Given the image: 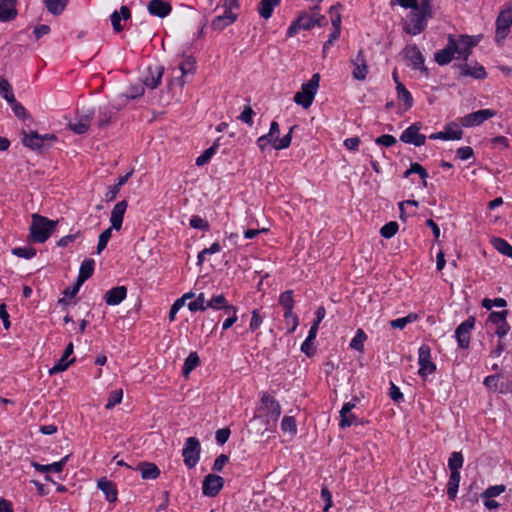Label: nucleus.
<instances>
[{"label":"nucleus","mask_w":512,"mask_h":512,"mask_svg":"<svg viewBox=\"0 0 512 512\" xmlns=\"http://www.w3.org/2000/svg\"><path fill=\"white\" fill-rule=\"evenodd\" d=\"M367 340V335L363 329H357L354 337L351 339L349 347L355 351L363 352L364 342Z\"/></svg>","instance_id":"obj_45"},{"label":"nucleus","mask_w":512,"mask_h":512,"mask_svg":"<svg viewBox=\"0 0 512 512\" xmlns=\"http://www.w3.org/2000/svg\"><path fill=\"white\" fill-rule=\"evenodd\" d=\"M72 354H62V357L56 362V364L48 370L50 376L64 372L69 368L71 364L75 362V358H70Z\"/></svg>","instance_id":"obj_34"},{"label":"nucleus","mask_w":512,"mask_h":512,"mask_svg":"<svg viewBox=\"0 0 512 512\" xmlns=\"http://www.w3.org/2000/svg\"><path fill=\"white\" fill-rule=\"evenodd\" d=\"M179 69L181 70L182 77L188 75V74H194L196 70V60L192 56L186 57L181 63L179 64Z\"/></svg>","instance_id":"obj_53"},{"label":"nucleus","mask_w":512,"mask_h":512,"mask_svg":"<svg viewBox=\"0 0 512 512\" xmlns=\"http://www.w3.org/2000/svg\"><path fill=\"white\" fill-rule=\"evenodd\" d=\"M58 221L39 214L32 215L29 238L35 243H44L49 239Z\"/></svg>","instance_id":"obj_1"},{"label":"nucleus","mask_w":512,"mask_h":512,"mask_svg":"<svg viewBox=\"0 0 512 512\" xmlns=\"http://www.w3.org/2000/svg\"><path fill=\"white\" fill-rule=\"evenodd\" d=\"M421 124L413 123L400 135V141L406 144H413L417 147L425 144L426 136L420 133Z\"/></svg>","instance_id":"obj_11"},{"label":"nucleus","mask_w":512,"mask_h":512,"mask_svg":"<svg viewBox=\"0 0 512 512\" xmlns=\"http://www.w3.org/2000/svg\"><path fill=\"white\" fill-rule=\"evenodd\" d=\"M93 117V109H82L81 112L77 113L75 121H70L68 123V128L76 134H85L91 125Z\"/></svg>","instance_id":"obj_9"},{"label":"nucleus","mask_w":512,"mask_h":512,"mask_svg":"<svg viewBox=\"0 0 512 512\" xmlns=\"http://www.w3.org/2000/svg\"><path fill=\"white\" fill-rule=\"evenodd\" d=\"M81 285H82V283L78 282V280H77L73 286L67 287L63 291L64 297L59 299V301H58L59 304L68 305L69 300L74 298L77 295V293L79 292Z\"/></svg>","instance_id":"obj_55"},{"label":"nucleus","mask_w":512,"mask_h":512,"mask_svg":"<svg viewBox=\"0 0 512 512\" xmlns=\"http://www.w3.org/2000/svg\"><path fill=\"white\" fill-rule=\"evenodd\" d=\"M413 173L419 175V177L423 181V186L426 187L427 186V178L429 177V174L426 171V169L421 164H419L418 162H413V163L410 164L409 169H407L404 172V177L408 178Z\"/></svg>","instance_id":"obj_39"},{"label":"nucleus","mask_w":512,"mask_h":512,"mask_svg":"<svg viewBox=\"0 0 512 512\" xmlns=\"http://www.w3.org/2000/svg\"><path fill=\"white\" fill-rule=\"evenodd\" d=\"M16 15V0H0V21H11Z\"/></svg>","instance_id":"obj_27"},{"label":"nucleus","mask_w":512,"mask_h":512,"mask_svg":"<svg viewBox=\"0 0 512 512\" xmlns=\"http://www.w3.org/2000/svg\"><path fill=\"white\" fill-rule=\"evenodd\" d=\"M410 9L411 12L407 16V21L403 24V30L409 35L416 36L426 29L428 20L432 16L417 10V8Z\"/></svg>","instance_id":"obj_4"},{"label":"nucleus","mask_w":512,"mask_h":512,"mask_svg":"<svg viewBox=\"0 0 512 512\" xmlns=\"http://www.w3.org/2000/svg\"><path fill=\"white\" fill-rule=\"evenodd\" d=\"M319 81V74H314L309 81L303 83L301 90L294 95L295 103L302 106L304 109H308L312 105L317 93Z\"/></svg>","instance_id":"obj_3"},{"label":"nucleus","mask_w":512,"mask_h":512,"mask_svg":"<svg viewBox=\"0 0 512 512\" xmlns=\"http://www.w3.org/2000/svg\"><path fill=\"white\" fill-rule=\"evenodd\" d=\"M296 126H292L288 133L286 135H284L281 139H279L278 137H276L273 141V148L275 150H283V149H286L290 146L291 144V141H292V133H293V130Z\"/></svg>","instance_id":"obj_50"},{"label":"nucleus","mask_w":512,"mask_h":512,"mask_svg":"<svg viewBox=\"0 0 512 512\" xmlns=\"http://www.w3.org/2000/svg\"><path fill=\"white\" fill-rule=\"evenodd\" d=\"M418 363H419V370L418 374L426 378L428 375L432 374L436 370V365L431 361V354H418Z\"/></svg>","instance_id":"obj_31"},{"label":"nucleus","mask_w":512,"mask_h":512,"mask_svg":"<svg viewBox=\"0 0 512 512\" xmlns=\"http://www.w3.org/2000/svg\"><path fill=\"white\" fill-rule=\"evenodd\" d=\"M297 24H299L302 30H310L315 27V15L308 12H301L296 18Z\"/></svg>","instance_id":"obj_44"},{"label":"nucleus","mask_w":512,"mask_h":512,"mask_svg":"<svg viewBox=\"0 0 512 512\" xmlns=\"http://www.w3.org/2000/svg\"><path fill=\"white\" fill-rule=\"evenodd\" d=\"M491 243L499 253L512 259V245L507 240L501 237H494Z\"/></svg>","instance_id":"obj_38"},{"label":"nucleus","mask_w":512,"mask_h":512,"mask_svg":"<svg viewBox=\"0 0 512 512\" xmlns=\"http://www.w3.org/2000/svg\"><path fill=\"white\" fill-rule=\"evenodd\" d=\"M460 479V472H450V477L447 483V495L450 500H454L457 496Z\"/></svg>","instance_id":"obj_36"},{"label":"nucleus","mask_w":512,"mask_h":512,"mask_svg":"<svg viewBox=\"0 0 512 512\" xmlns=\"http://www.w3.org/2000/svg\"><path fill=\"white\" fill-rule=\"evenodd\" d=\"M236 21V17L229 16H216L211 23V26L214 30L222 31L229 25L233 24Z\"/></svg>","instance_id":"obj_47"},{"label":"nucleus","mask_w":512,"mask_h":512,"mask_svg":"<svg viewBox=\"0 0 512 512\" xmlns=\"http://www.w3.org/2000/svg\"><path fill=\"white\" fill-rule=\"evenodd\" d=\"M95 261L92 258H85L80 266L77 280L80 283L87 281L94 273Z\"/></svg>","instance_id":"obj_33"},{"label":"nucleus","mask_w":512,"mask_h":512,"mask_svg":"<svg viewBox=\"0 0 512 512\" xmlns=\"http://www.w3.org/2000/svg\"><path fill=\"white\" fill-rule=\"evenodd\" d=\"M221 251V246L218 242H214L210 245V247L208 248H204L202 251H200L198 253V256H197V264L198 265H202L204 260H205V255H211V254H215V253H218Z\"/></svg>","instance_id":"obj_59"},{"label":"nucleus","mask_w":512,"mask_h":512,"mask_svg":"<svg viewBox=\"0 0 512 512\" xmlns=\"http://www.w3.org/2000/svg\"><path fill=\"white\" fill-rule=\"evenodd\" d=\"M318 329L319 328H317V324H312V326L309 329L308 336L301 345V352H309V350L311 349V344L313 343L317 336Z\"/></svg>","instance_id":"obj_57"},{"label":"nucleus","mask_w":512,"mask_h":512,"mask_svg":"<svg viewBox=\"0 0 512 512\" xmlns=\"http://www.w3.org/2000/svg\"><path fill=\"white\" fill-rule=\"evenodd\" d=\"M224 483V478L215 473L206 475L202 483L203 495L208 497L217 496L224 487Z\"/></svg>","instance_id":"obj_10"},{"label":"nucleus","mask_w":512,"mask_h":512,"mask_svg":"<svg viewBox=\"0 0 512 512\" xmlns=\"http://www.w3.org/2000/svg\"><path fill=\"white\" fill-rule=\"evenodd\" d=\"M404 57L411 63L414 70H420L426 75L428 74V69L424 64L425 58L416 44L406 46Z\"/></svg>","instance_id":"obj_13"},{"label":"nucleus","mask_w":512,"mask_h":512,"mask_svg":"<svg viewBox=\"0 0 512 512\" xmlns=\"http://www.w3.org/2000/svg\"><path fill=\"white\" fill-rule=\"evenodd\" d=\"M453 45H454V36L450 34L448 36V38H447L446 46L443 49L438 50L435 53V61L440 66H444V65L449 64L453 60V58L455 57V55H456V53H455L456 47H454Z\"/></svg>","instance_id":"obj_16"},{"label":"nucleus","mask_w":512,"mask_h":512,"mask_svg":"<svg viewBox=\"0 0 512 512\" xmlns=\"http://www.w3.org/2000/svg\"><path fill=\"white\" fill-rule=\"evenodd\" d=\"M224 313L228 316L223 324H222V330L225 331L233 326V324L237 321V309L235 306L228 307Z\"/></svg>","instance_id":"obj_62"},{"label":"nucleus","mask_w":512,"mask_h":512,"mask_svg":"<svg viewBox=\"0 0 512 512\" xmlns=\"http://www.w3.org/2000/svg\"><path fill=\"white\" fill-rule=\"evenodd\" d=\"M463 137V131L457 127L456 124L451 123L445 126L443 131L433 133L429 136L430 139L436 140H460Z\"/></svg>","instance_id":"obj_17"},{"label":"nucleus","mask_w":512,"mask_h":512,"mask_svg":"<svg viewBox=\"0 0 512 512\" xmlns=\"http://www.w3.org/2000/svg\"><path fill=\"white\" fill-rule=\"evenodd\" d=\"M69 457H70V455H66L60 461L54 462V463H51V464H47V465H43V464H40V463H38L36 461H32L31 462V466L36 471H38L40 473H48V474L50 472L61 473L63 471L66 463L68 462Z\"/></svg>","instance_id":"obj_22"},{"label":"nucleus","mask_w":512,"mask_h":512,"mask_svg":"<svg viewBox=\"0 0 512 512\" xmlns=\"http://www.w3.org/2000/svg\"><path fill=\"white\" fill-rule=\"evenodd\" d=\"M349 62L352 66V77L357 81H364L369 72L364 50L360 49L354 57H351Z\"/></svg>","instance_id":"obj_8"},{"label":"nucleus","mask_w":512,"mask_h":512,"mask_svg":"<svg viewBox=\"0 0 512 512\" xmlns=\"http://www.w3.org/2000/svg\"><path fill=\"white\" fill-rule=\"evenodd\" d=\"M340 7H341L340 3H337L336 5H332L329 9V14L331 17L332 27L334 29L341 30V14L339 12Z\"/></svg>","instance_id":"obj_63"},{"label":"nucleus","mask_w":512,"mask_h":512,"mask_svg":"<svg viewBox=\"0 0 512 512\" xmlns=\"http://www.w3.org/2000/svg\"><path fill=\"white\" fill-rule=\"evenodd\" d=\"M257 411L260 413V416H265L268 421L276 422L281 415V406L268 392H262L260 395V406Z\"/></svg>","instance_id":"obj_5"},{"label":"nucleus","mask_w":512,"mask_h":512,"mask_svg":"<svg viewBox=\"0 0 512 512\" xmlns=\"http://www.w3.org/2000/svg\"><path fill=\"white\" fill-rule=\"evenodd\" d=\"M164 74V67L159 64L149 65L143 75V85L150 89L157 88Z\"/></svg>","instance_id":"obj_15"},{"label":"nucleus","mask_w":512,"mask_h":512,"mask_svg":"<svg viewBox=\"0 0 512 512\" xmlns=\"http://www.w3.org/2000/svg\"><path fill=\"white\" fill-rule=\"evenodd\" d=\"M280 2L281 0H261L258 8L259 15L264 19H269Z\"/></svg>","instance_id":"obj_35"},{"label":"nucleus","mask_w":512,"mask_h":512,"mask_svg":"<svg viewBox=\"0 0 512 512\" xmlns=\"http://www.w3.org/2000/svg\"><path fill=\"white\" fill-rule=\"evenodd\" d=\"M132 174H133V170L126 173L125 175L120 176L117 179L116 184L108 187V191L105 194V200L107 202L114 201L117 198V195L119 194L121 187L127 183V181L132 176Z\"/></svg>","instance_id":"obj_30"},{"label":"nucleus","mask_w":512,"mask_h":512,"mask_svg":"<svg viewBox=\"0 0 512 512\" xmlns=\"http://www.w3.org/2000/svg\"><path fill=\"white\" fill-rule=\"evenodd\" d=\"M21 135L22 144L32 151H40L45 146L42 142L41 134L37 131H23Z\"/></svg>","instance_id":"obj_21"},{"label":"nucleus","mask_w":512,"mask_h":512,"mask_svg":"<svg viewBox=\"0 0 512 512\" xmlns=\"http://www.w3.org/2000/svg\"><path fill=\"white\" fill-rule=\"evenodd\" d=\"M130 18V8L126 5H122L119 11H114L110 16L113 30L117 33L122 32L124 30V26L121 24V20H128Z\"/></svg>","instance_id":"obj_24"},{"label":"nucleus","mask_w":512,"mask_h":512,"mask_svg":"<svg viewBox=\"0 0 512 512\" xmlns=\"http://www.w3.org/2000/svg\"><path fill=\"white\" fill-rule=\"evenodd\" d=\"M459 68L462 76H469L477 80L485 79L487 76L485 68L478 63L473 65L464 63L459 65Z\"/></svg>","instance_id":"obj_23"},{"label":"nucleus","mask_w":512,"mask_h":512,"mask_svg":"<svg viewBox=\"0 0 512 512\" xmlns=\"http://www.w3.org/2000/svg\"><path fill=\"white\" fill-rule=\"evenodd\" d=\"M507 315V310H502L498 312L493 311L488 316V322H490L496 328L499 325H503V323L507 320Z\"/></svg>","instance_id":"obj_58"},{"label":"nucleus","mask_w":512,"mask_h":512,"mask_svg":"<svg viewBox=\"0 0 512 512\" xmlns=\"http://www.w3.org/2000/svg\"><path fill=\"white\" fill-rule=\"evenodd\" d=\"M136 470L141 472V477L144 480H154L160 476V469L158 466L151 462L142 461L137 465Z\"/></svg>","instance_id":"obj_26"},{"label":"nucleus","mask_w":512,"mask_h":512,"mask_svg":"<svg viewBox=\"0 0 512 512\" xmlns=\"http://www.w3.org/2000/svg\"><path fill=\"white\" fill-rule=\"evenodd\" d=\"M11 252L13 255L23 259H31L37 253L36 249L32 246L15 247Z\"/></svg>","instance_id":"obj_54"},{"label":"nucleus","mask_w":512,"mask_h":512,"mask_svg":"<svg viewBox=\"0 0 512 512\" xmlns=\"http://www.w3.org/2000/svg\"><path fill=\"white\" fill-rule=\"evenodd\" d=\"M0 96L4 98L8 103L13 102L15 99L12 86L3 77H0Z\"/></svg>","instance_id":"obj_52"},{"label":"nucleus","mask_w":512,"mask_h":512,"mask_svg":"<svg viewBox=\"0 0 512 512\" xmlns=\"http://www.w3.org/2000/svg\"><path fill=\"white\" fill-rule=\"evenodd\" d=\"M200 453V441L196 437L187 438L182 450V456L183 462L188 469H192L198 464Z\"/></svg>","instance_id":"obj_6"},{"label":"nucleus","mask_w":512,"mask_h":512,"mask_svg":"<svg viewBox=\"0 0 512 512\" xmlns=\"http://www.w3.org/2000/svg\"><path fill=\"white\" fill-rule=\"evenodd\" d=\"M397 96L399 101L404 103L405 111L409 110L413 106V97L410 91L404 86L403 83H398L396 86Z\"/></svg>","instance_id":"obj_37"},{"label":"nucleus","mask_w":512,"mask_h":512,"mask_svg":"<svg viewBox=\"0 0 512 512\" xmlns=\"http://www.w3.org/2000/svg\"><path fill=\"white\" fill-rule=\"evenodd\" d=\"M127 296V288L125 286H116L108 290L104 299L106 304L110 306L119 305Z\"/></svg>","instance_id":"obj_25"},{"label":"nucleus","mask_w":512,"mask_h":512,"mask_svg":"<svg viewBox=\"0 0 512 512\" xmlns=\"http://www.w3.org/2000/svg\"><path fill=\"white\" fill-rule=\"evenodd\" d=\"M475 326V318L470 316L464 320L455 330V336L458 345L462 349H466L470 343V334Z\"/></svg>","instance_id":"obj_12"},{"label":"nucleus","mask_w":512,"mask_h":512,"mask_svg":"<svg viewBox=\"0 0 512 512\" xmlns=\"http://www.w3.org/2000/svg\"><path fill=\"white\" fill-rule=\"evenodd\" d=\"M419 319V315L417 313L411 312L407 316L402 318H397L391 320L389 322L390 326L394 329H404L408 324L416 322Z\"/></svg>","instance_id":"obj_40"},{"label":"nucleus","mask_w":512,"mask_h":512,"mask_svg":"<svg viewBox=\"0 0 512 512\" xmlns=\"http://www.w3.org/2000/svg\"><path fill=\"white\" fill-rule=\"evenodd\" d=\"M97 487L105 494V498L108 502L112 503L117 500V489L116 485L104 478L98 480Z\"/></svg>","instance_id":"obj_28"},{"label":"nucleus","mask_w":512,"mask_h":512,"mask_svg":"<svg viewBox=\"0 0 512 512\" xmlns=\"http://www.w3.org/2000/svg\"><path fill=\"white\" fill-rule=\"evenodd\" d=\"M278 304L283 308V310H293L295 306L294 291L285 290L282 292L278 297Z\"/></svg>","instance_id":"obj_42"},{"label":"nucleus","mask_w":512,"mask_h":512,"mask_svg":"<svg viewBox=\"0 0 512 512\" xmlns=\"http://www.w3.org/2000/svg\"><path fill=\"white\" fill-rule=\"evenodd\" d=\"M200 364V359L198 357V354H189V356L186 358L182 374L185 378H188L189 374Z\"/></svg>","instance_id":"obj_48"},{"label":"nucleus","mask_w":512,"mask_h":512,"mask_svg":"<svg viewBox=\"0 0 512 512\" xmlns=\"http://www.w3.org/2000/svg\"><path fill=\"white\" fill-rule=\"evenodd\" d=\"M497 112L492 109H480L459 118L461 126L469 128L483 124L488 119L496 116Z\"/></svg>","instance_id":"obj_7"},{"label":"nucleus","mask_w":512,"mask_h":512,"mask_svg":"<svg viewBox=\"0 0 512 512\" xmlns=\"http://www.w3.org/2000/svg\"><path fill=\"white\" fill-rule=\"evenodd\" d=\"M283 318L288 326V332L293 333L299 325V318L293 310H284Z\"/></svg>","instance_id":"obj_51"},{"label":"nucleus","mask_w":512,"mask_h":512,"mask_svg":"<svg viewBox=\"0 0 512 512\" xmlns=\"http://www.w3.org/2000/svg\"><path fill=\"white\" fill-rule=\"evenodd\" d=\"M116 114V109L110 105H104L99 107L97 114V125L99 128H104L109 125L112 118Z\"/></svg>","instance_id":"obj_29"},{"label":"nucleus","mask_w":512,"mask_h":512,"mask_svg":"<svg viewBox=\"0 0 512 512\" xmlns=\"http://www.w3.org/2000/svg\"><path fill=\"white\" fill-rule=\"evenodd\" d=\"M357 398L355 397L353 401H349L344 403L342 409L340 410V428L344 429L350 427L353 424H357V417L355 414L351 413V410L356 406Z\"/></svg>","instance_id":"obj_18"},{"label":"nucleus","mask_w":512,"mask_h":512,"mask_svg":"<svg viewBox=\"0 0 512 512\" xmlns=\"http://www.w3.org/2000/svg\"><path fill=\"white\" fill-rule=\"evenodd\" d=\"M512 26V3L502 9L495 21V37L494 41L501 46L510 32Z\"/></svg>","instance_id":"obj_2"},{"label":"nucleus","mask_w":512,"mask_h":512,"mask_svg":"<svg viewBox=\"0 0 512 512\" xmlns=\"http://www.w3.org/2000/svg\"><path fill=\"white\" fill-rule=\"evenodd\" d=\"M233 305L228 303V300L226 299L225 295L223 293L213 295L211 298L206 299V307L207 309H213V310H223L226 311L228 307H232Z\"/></svg>","instance_id":"obj_32"},{"label":"nucleus","mask_w":512,"mask_h":512,"mask_svg":"<svg viewBox=\"0 0 512 512\" xmlns=\"http://www.w3.org/2000/svg\"><path fill=\"white\" fill-rule=\"evenodd\" d=\"M477 41L468 35H460L458 39L454 38L455 53L458 59L467 61L472 52V48L477 45Z\"/></svg>","instance_id":"obj_14"},{"label":"nucleus","mask_w":512,"mask_h":512,"mask_svg":"<svg viewBox=\"0 0 512 512\" xmlns=\"http://www.w3.org/2000/svg\"><path fill=\"white\" fill-rule=\"evenodd\" d=\"M189 225L193 229H199L203 231H208L210 228L209 222L199 215H193L190 218Z\"/></svg>","instance_id":"obj_64"},{"label":"nucleus","mask_w":512,"mask_h":512,"mask_svg":"<svg viewBox=\"0 0 512 512\" xmlns=\"http://www.w3.org/2000/svg\"><path fill=\"white\" fill-rule=\"evenodd\" d=\"M464 458L461 452H452L448 459L450 472H460L463 466Z\"/></svg>","instance_id":"obj_49"},{"label":"nucleus","mask_w":512,"mask_h":512,"mask_svg":"<svg viewBox=\"0 0 512 512\" xmlns=\"http://www.w3.org/2000/svg\"><path fill=\"white\" fill-rule=\"evenodd\" d=\"M187 307L188 309L195 313V312H204L207 310V307H206V297H205V293L204 292H201L199 293L194 300L190 301L188 304H187Z\"/></svg>","instance_id":"obj_46"},{"label":"nucleus","mask_w":512,"mask_h":512,"mask_svg":"<svg viewBox=\"0 0 512 512\" xmlns=\"http://www.w3.org/2000/svg\"><path fill=\"white\" fill-rule=\"evenodd\" d=\"M147 10L150 15L164 18L171 13L172 7L167 0H151L147 5Z\"/></svg>","instance_id":"obj_20"},{"label":"nucleus","mask_w":512,"mask_h":512,"mask_svg":"<svg viewBox=\"0 0 512 512\" xmlns=\"http://www.w3.org/2000/svg\"><path fill=\"white\" fill-rule=\"evenodd\" d=\"M281 429L283 432H289L295 435L297 433L295 418L293 416H284L281 421Z\"/></svg>","instance_id":"obj_60"},{"label":"nucleus","mask_w":512,"mask_h":512,"mask_svg":"<svg viewBox=\"0 0 512 512\" xmlns=\"http://www.w3.org/2000/svg\"><path fill=\"white\" fill-rule=\"evenodd\" d=\"M398 229V223L396 221H390L381 227L380 235L385 239H390L397 233Z\"/></svg>","instance_id":"obj_56"},{"label":"nucleus","mask_w":512,"mask_h":512,"mask_svg":"<svg viewBox=\"0 0 512 512\" xmlns=\"http://www.w3.org/2000/svg\"><path fill=\"white\" fill-rule=\"evenodd\" d=\"M127 207L128 202L126 200L119 201L118 203L115 204L111 211L110 228L115 229L116 231H119L121 229Z\"/></svg>","instance_id":"obj_19"},{"label":"nucleus","mask_w":512,"mask_h":512,"mask_svg":"<svg viewBox=\"0 0 512 512\" xmlns=\"http://www.w3.org/2000/svg\"><path fill=\"white\" fill-rule=\"evenodd\" d=\"M219 139L213 143L211 147L206 149L200 156L196 158V165L197 166H204L208 164L211 160V158L217 153V150L219 148Z\"/></svg>","instance_id":"obj_41"},{"label":"nucleus","mask_w":512,"mask_h":512,"mask_svg":"<svg viewBox=\"0 0 512 512\" xmlns=\"http://www.w3.org/2000/svg\"><path fill=\"white\" fill-rule=\"evenodd\" d=\"M123 398V390L122 389H115L110 392L107 403L105 405L106 409H112L117 404H120Z\"/></svg>","instance_id":"obj_61"},{"label":"nucleus","mask_w":512,"mask_h":512,"mask_svg":"<svg viewBox=\"0 0 512 512\" xmlns=\"http://www.w3.org/2000/svg\"><path fill=\"white\" fill-rule=\"evenodd\" d=\"M69 0H44L47 10L57 16L60 15L68 5Z\"/></svg>","instance_id":"obj_43"}]
</instances>
